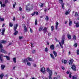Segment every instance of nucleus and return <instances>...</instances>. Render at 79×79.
<instances>
[{"label":"nucleus","mask_w":79,"mask_h":79,"mask_svg":"<svg viewBox=\"0 0 79 79\" xmlns=\"http://www.w3.org/2000/svg\"><path fill=\"white\" fill-rule=\"evenodd\" d=\"M30 5H31V4L30 3H28V4H27L26 6V11H28V12H29L31 10H32V9H33V6H32V7H28V6H30Z\"/></svg>","instance_id":"1"},{"label":"nucleus","mask_w":79,"mask_h":79,"mask_svg":"<svg viewBox=\"0 0 79 79\" xmlns=\"http://www.w3.org/2000/svg\"><path fill=\"white\" fill-rule=\"evenodd\" d=\"M18 24H16L14 27V30L15 32L14 33L15 35H16L18 34V31H16V29H17L18 28Z\"/></svg>","instance_id":"2"},{"label":"nucleus","mask_w":79,"mask_h":79,"mask_svg":"<svg viewBox=\"0 0 79 79\" xmlns=\"http://www.w3.org/2000/svg\"><path fill=\"white\" fill-rule=\"evenodd\" d=\"M59 2L61 4L62 8L64 10V3H63V0H59Z\"/></svg>","instance_id":"3"},{"label":"nucleus","mask_w":79,"mask_h":79,"mask_svg":"<svg viewBox=\"0 0 79 79\" xmlns=\"http://www.w3.org/2000/svg\"><path fill=\"white\" fill-rule=\"evenodd\" d=\"M47 72H48L49 76H52V70H50V68H48L46 70Z\"/></svg>","instance_id":"4"},{"label":"nucleus","mask_w":79,"mask_h":79,"mask_svg":"<svg viewBox=\"0 0 79 79\" xmlns=\"http://www.w3.org/2000/svg\"><path fill=\"white\" fill-rule=\"evenodd\" d=\"M71 68L72 69L73 71H76V67L75 64L72 65Z\"/></svg>","instance_id":"5"},{"label":"nucleus","mask_w":79,"mask_h":79,"mask_svg":"<svg viewBox=\"0 0 79 79\" xmlns=\"http://www.w3.org/2000/svg\"><path fill=\"white\" fill-rule=\"evenodd\" d=\"M41 71L43 73V74H45V69L43 67L41 69Z\"/></svg>","instance_id":"6"},{"label":"nucleus","mask_w":79,"mask_h":79,"mask_svg":"<svg viewBox=\"0 0 79 79\" xmlns=\"http://www.w3.org/2000/svg\"><path fill=\"white\" fill-rule=\"evenodd\" d=\"M65 40V37H62V40L61 42L62 45H64V40Z\"/></svg>","instance_id":"7"},{"label":"nucleus","mask_w":79,"mask_h":79,"mask_svg":"<svg viewBox=\"0 0 79 79\" xmlns=\"http://www.w3.org/2000/svg\"><path fill=\"white\" fill-rule=\"evenodd\" d=\"M43 31H44V34H46L47 32V28L46 27H44V29H43Z\"/></svg>","instance_id":"8"},{"label":"nucleus","mask_w":79,"mask_h":79,"mask_svg":"<svg viewBox=\"0 0 79 79\" xmlns=\"http://www.w3.org/2000/svg\"><path fill=\"white\" fill-rule=\"evenodd\" d=\"M51 50H54L55 49V46L53 44H51L50 46Z\"/></svg>","instance_id":"9"},{"label":"nucleus","mask_w":79,"mask_h":79,"mask_svg":"<svg viewBox=\"0 0 79 79\" xmlns=\"http://www.w3.org/2000/svg\"><path fill=\"white\" fill-rule=\"evenodd\" d=\"M74 23L75 24H76V26L77 27H79V22H78L77 23H76V21L74 22Z\"/></svg>","instance_id":"10"},{"label":"nucleus","mask_w":79,"mask_h":79,"mask_svg":"<svg viewBox=\"0 0 79 79\" xmlns=\"http://www.w3.org/2000/svg\"><path fill=\"white\" fill-rule=\"evenodd\" d=\"M73 61H74L73 59L70 60L69 61V64H73Z\"/></svg>","instance_id":"11"},{"label":"nucleus","mask_w":79,"mask_h":79,"mask_svg":"<svg viewBox=\"0 0 79 79\" xmlns=\"http://www.w3.org/2000/svg\"><path fill=\"white\" fill-rule=\"evenodd\" d=\"M5 28H3L2 29V35H4V34L5 33Z\"/></svg>","instance_id":"12"},{"label":"nucleus","mask_w":79,"mask_h":79,"mask_svg":"<svg viewBox=\"0 0 79 79\" xmlns=\"http://www.w3.org/2000/svg\"><path fill=\"white\" fill-rule=\"evenodd\" d=\"M3 57H6V59H7V60H10V57L8 56H3Z\"/></svg>","instance_id":"13"},{"label":"nucleus","mask_w":79,"mask_h":79,"mask_svg":"<svg viewBox=\"0 0 79 79\" xmlns=\"http://www.w3.org/2000/svg\"><path fill=\"white\" fill-rule=\"evenodd\" d=\"M58 22H56V29L57 30L58 29Z\"/></svg>","instance_id":"14"},{"label":"nucleus","mask_w":79,"mask_h":79,"mask_svg":"<svg viewBox=\"0 0 79 79\" xmlns=\"http://www.w3.org/2000/svg\"><path fill=\"white\" fill-rule=\"evenodd\" d=\"M62 62L64 64H66L67 63V60H62Z\"/></svg>","instance_id":"15"},{"label":"nucleus","mask_w":79,"mask_h":79,"mask_svg":"<svg viewBox=\"0 0 79 79\" xmlns=\"http://www.w3.org/2000/svg\"><path fill=\"white\" fill-rule=\"evenodd\" d=\"M3 76H4V74H3V73L1 74L0 75V79H2Z\"/></svg>","instance_id":"16"},{"label":"nucleus","mask_w":79,"mask_h":79,"mask_svg":"<svg viewBox=\"0 0 79 79\" xmlns=\"http://www.w3.org/2000/svg\"><path fill=\"white\" fill-rule=\"evenodd\" d=\"M71 11V10L70 9H69L67 11H66L65 12V14L66 15H69V12H70Z\"/></svg>","instance_id":"17"},{"label":"nucleus","mask_w":79,"mask_h":79,"mask_svg":"<svg viewBox=\"0 0 79 79\" xmlns=\"http://www.w3.org/2000/svg\"><path fill=\"white\" fill-rule=\"evenodd\" d=\"M53 53L54 55V56L56 57V56H57V53L55 52V51H53Z\"/></svg>","instance_id":"18"},{"label":"nucleus","mask_w":79,"mask_h":79,"mask_svg":"<svg viewBox=\"0 0 79 79\" xmlns=\"http://www.w3.org/2000/svg\"><path fill=\"white\" fill-rule=\"evenodd\" d=\"M2 56H3L2 54H0V60L1 61H3V59L2 58Z\"/></svg>","instance_id":"19"},{"label":"nucleus","mask_w":79,"mask_h":79,"mask_svg":"<svg viewBox=\"0 0 79 79\" xmlns=\"http://www.w3.org/2000/svg\"><path fill=\"white\" fill-rule=\"evenodd\" d=\"M23 63H26V62H28L27 59H25L23 60Z\"/></svg>","instance_id":"20"},{"label":"nucleus","mask_w":79,"mask_h":79,"mask_svg":"<svg viewBox=\"0 0 79 79\" xmlns=\"http://www.w3.org/2000/svg\"><path fill=\"white\" fill-rule=\"evenodd\" d=\"M5 68V65H1L2 69V70H3V69H4V68Z\"/></svg>","instance_id":"21"},{"label":"nucleus","mask_w":79,"mask_h":79,"mask_svg":"<svg viewBox=\"0 0 79 79\" xmlns=\"http://www.w3.org/2000/svg\"><path fill=\"white\" fill-rule=\"evenodd\" d=\"M67 37L69 39H71V36L70 35H67Z\"/></svg>","instance_id":"22"},{"label":"nucleus","mask_w":79,"mask_h":79,"mask_svg":"<svg viewBox=\"0 0 79 79\" xmlns=\"http://www.w3.org/2000/svg\"><path fill=\"white\" fill-rule=\"evenodd\" d=\"M42 30H43V27H40L39 31H42Z\"/></svg>","instance_id":"23"},{"label":"nucleus","mask_w":79,"mask_h":79,"mask_svg":"<svg viewBox=\"0 0 79 79\" xmlns=\"http://www.w3.org/2000/svg\"><path fill=\"white\" fill-rule=\"evenodd\" d=\"M16 58H13V61H14V63H16Z\"/></svg>","instance_id":"24"},{"label":"nucleus","mask_w":79,"mask_h":79,"mask_svg":"<svg viewBox=\"0 0 79 79\" xmlns=\"http://www.w3.org/2000/svg\"><path fill=\"white\" fill-rule=\"evenodd\" d=\"M15 4H13V7L14 8H15V6H16V2H15L14 3Z\"/></svg>","instance_id":"25"},{"label":"nucleus","mask_w":79,"mask_h":79,"mask_svg":"<svg viewBox=\"0 0 79 79\" xmlns=\"http://www.w3.org/2000/svg\"><path fill=\"white\" fill-rule=\"evenodd\" d=\"M54 30V27L53 26H51V31L52 32H53V30Z\"/></svg>","instance_id":"26"},{"label":"nucleus","mask_w":79,"mask_h":79,"mask_svg":"<svg viewBox=\"0 0 79 79\" xmlns=\"http://www.w3.org/2000/svg\"><path fill=\"white\" fill-rule=\"evenodd\" d=\"M13 23H10L9 24V26L10 27H13Z\"/></svg>","instance_id":"27"},{"label":"nucleus","mask_w":79,"mask_h":79,"mask_svg":"<svg viewBox=\"0 0 79 79\" xmlns=\"http://www.w3.org/2000/svg\"><path fill=\"white\" fill-rule=\"evenodd\" d=\"M50 56H51V58H52L53 59H55V57H54V56H53V55L52 54H51Z\"/></svg>","instance_id":"28"},{"label":"nucleus","mask_w":79,"mask_h":79,"mask_svg":"<svg viewBox=\"0 0 79 79\" xmlns=\"http://www.w3.org/2000/svg\"><path fill=\"white\" fill-rule=\"evenodd\" d=\"M24 30L25 31V32H27V27H26V26H24Z\"/></svg>","instance_id":"29"},{"label":"nucleus","mask_w":79,"mask_h":79,"mask_svg":"<svg viewBox=\"0 0 79 79\" xmlns=\"http://www.w3.org/2000/svg\"><path fill=\"white\" fill-rule=\"evenodd\" d=\"M72 21H70L69 22V26H71V25H72Z\"/></svg>","instance_id":"30"},{"label":"nucleus","mask_w":79,"mask_h":79,"mask_svg":"<svg viewBox=\"0 0 79 79\" xmlns=\"http://www.w3.org/2000/svg\"><path fill=\"white\" fill-rule=\"evenodd\" d=\"M5 4H7L8 3V0H5L4 1Z\"/></svg>","instance_id":"31"},{"label":"nucleus","mask_w":79,"mask_h":79,"mask_svg":"<svg viewBox=\"0 0 79 79\" xmlns=\"http://www.w3.org/2000/svg\"><path fill=\"white\" fill-rule=\"evenodd\" d=\"M28 60H29V61H31L32 60V58H30L29 57H28Z\"/></svg>","instance_id":"32"},{"label":"nucleus","mask_w":79,"mask_h":79,"mask_svg":"<svg viewBox=\"0 0 79 79\" xmlns=\"http://www.w3.org/2000/svg\"><path fill=\"white\" fill-rule=\"evenodd\" d=\"M73 39V40H76V35H74Z\"/></svg>","instance_id":"33"},{"label":"nucleus","mask_w":79,"mask_h":79,"mask_svg":"<svg viewBox=\"0 0 79 79\" xmlns=\"http://www.w3.org/2000/svg\"><path fill=\"white\" fill-rule=\"evenodd\" d=\"M5 4H2V6H1V7L2 8V7H5Z\"/></svg>","instance_id":"34"},{"label":"nucleus","mask_w":79,"mask_h":79,"mask_svg":"<svg viewBox=\"0 0 79 79\" xmlns=\"http://www.w3.org/2000/svg\"><path fill=\"white\" fill-rule=\"evenodd\" d=\"M27 64L28 65V66H31V63L28 61V62H27Z\"/></svg>","instance_id":"35"},{"label":"nucleus","mask_w":79,"mask_h":79,"mask_svg":"<svg viewBox=\"0 0 79 79\" xmlns=\"http://www.w3.org/2000/svg\"><path fill=\"white\" fill-rule=\"evenodd\" d=\"M36 12H35L34 11L31 14V15L33 16L35 15Z\"/></svg>","instance_id":"36"},{"label":"nucleus","mask_w":79,"mask_h":79,"mask_svg":"<svg viewBox=\"0 0 79 79\" xmlns=\"http://www.w3.org/2000/svg\"><path fill=\"white\" fill-rule=\"evenodd\" d=\"M78 16V14L77 12H75L74 16Z\"/></svg>","instance_id":"37"},{"label":"nucleus","mask_w":79,"mask_h":79,"mask_svg":"<svg viewBox=\"0 0 79 79\" xmlns=\"http://www.w3.org/2000/svg\"><path fill=\"white\" fill-rule=\"evenodd\" d=\"M32 53L33 54H34L35 53V50H33L32 51Z\"/></svg>","instance_id":"38"},{"label":"nucleus","mask_w":79,"mask_h":79,"mask_svg":"<svg viewBox=\"0 0 79 79\" xmlns=\"http://www.w3.org/2000/svg\"><path fill=\"white\" fill-rule=\"evenodd\" d=\"M46 20H48L49 19V18L48 16H46L45 18Z\"/></svg>","instance_id":"39"},{"label":"nucleus","mask_w":79,"mask_h":79,"mask_svg":"<svg viewBox=\"0 0 79 79\" xmlns=\"http://www.w3.org/2000/svg\"><path fill=\"white\" fill-rule=\"evenodd\" d=\"M44 50H45V52H48V48H45Z\"/></svg>","instance_id":"40"},{"label":"nucleus","mask_w":79,"mask_h":79,"mask_svg":"<svg viewBox=\"0 0 79 79\" xmlns=\"http://www.w3.org/2000/svg\"><path fill=\"white\" fill-rule=\"evenodd\" d=\"M72 74V73H69V77H70V78H71V74Z\"/></svg>","instance_id":"41"},{"label":"nucleus","mask_w":79,"mask_h":79,"mask_svg":"<svg viewBox=\"0 0 79 79\" xmlns=\"http://www.w3.org/2000/svg\"><path fill=\"white\" fill-rule=\"evenodd\" d=\"M59 44H60V47L62 48H63V45H61V43H60V42H59Z\"/></svg>","instance_id":"42"},{"label":"nucleus","mask_w":79,"mask_h":79,"mask_svg":"<svg viewBox=\"0 0 79 79\" xmlns=\"http://www.w3.org/2000/svg\"><path fill=\"white\" fill-rule=\"evenodd\" d=\"M44 6V4L43 3H41L40 7L41 8H42Z\"/></svg>","instance_id":"43"},{"label":"nucleus","mask_w":79,"mask_h":79,"mask_svg":"<svg viewBox=\"0 0 79 79\" xmlns=\"http://www.w3.org/2000/svg\"><path fill=\"white\" fill-rule=\"evenodd\" d=\"M74 46L75 47H77V43H76L75 44H74Z\"/></svg>","instance_id":"44"},{"label":"nucleus","mask_w":79,"mask_h":79,"mask_svg":"<svg viewBox=\"0 0 79 79\" xmlns=\"http://www.w3.org/2000/svg\"><path fill=\"white\" fill-rule=\"evenodd\" d=\"M35 25H37V20H35Z\"/></svg>","instance_id":"45"},{"label":"nucleus","mask_w":79,"mask_h":79,"mask_svg":"<svg viewBox=\"0 0 79 79\" xmlns=\"http://www.w3.org/2000/svg\"><path fill=\"white\" fill-rule=\"evenodd\" d=\"M77 55H79V49H78L77 50Z\"/></svg>","instance_id":"46"},{"label":"nucleus","mask_w":79,"mask_h":79,"mask_svg":"<svg viewBox=\"0 0 79 79\" xmlns=\"http://www.w3.org/2000/svg\"><path fill=\"white\" fill-rule=\"evenodd\" d=\"M19 11H22V8H21V7H19Z\"/></svg>","instance_id":"47"},{"label":"nucleus","mask_w":79,"mask_h":79,"mask_svg":"<svg viewBox=\"0 0 79 79\" xmlns=\"http://www.w3.org/2000/svg\"><path fill=\"white\" fill-rule=\"evenodd\" d=\"M77 79V77H74V76H73V79Z\"/></svg>","instance_id":"48"},{"label":"nucleus","mask_w":79,"mask_h":79,"mask_svg":"<svg viewBox=\"0 0 79 79\" xmlns=\"http://www.w3.org/2000/svg\"><path fill=\"white\" fill-rule=\"evenodd\" d=\"M19 38L20 40H21V39H23V36L22 37L19 36Z\"/></svg>","instance_id":"49"},{"label":"nucleus","mask_w":79,"mask_h":79,"mask_svg":"<svg viewBox=\"0 0 79 79\" xmlns=\"http://www.w3.org/2000/svg\"><path fill=\"white\" fill-rule=\"evenodd\" d=\"M31 47H34V43H31Z\"/></svg>","instance_id":"50"},{"label":"nucleus","mask_w":79,"mask_h":79,"mask_svg":"<svg viewBox=\"0 0 79 79\" xmlns=\"http://www.w3.org/2000/svg\"><path fill=\"white\" fill-rule=\"evenodd\" d=\"M29 28L30 29V32H31V33H32V29H31V28L30 27H29Z\"/></svg>","instance_id":"51"},{"label":"nucleus","mask_w":79,"mask_h":79,"mask_svg":"<svg viewBox=\"0 0 79 79\" xmlns=\"http://www.w3.org/2000/svg\"><path fill=\"white\" fill-rule=\"evenodd\" d=\"M48 36H50V35H51V33H50V32H48Z\"/></svg>","instance_id":"52"},{"label":"nucleus","mask_w":79,"mask_h":79,"mask_svg":"<svg viewBox=\"0 0 79 79\" xmlns=\"http://www.w3.org/2000/svg\"><path fill=\"white\" fill-rule=\"evenodd\" d=\"M33 66H34V67H37V65H36V64H33Z\"/></svg>","instance_id":"53"},{"label":"nucleus","mask_w":79,"mask_h":79,"mask_svg":"<svg viewBox=\"0 0 79 79\" xmlns=\"http://www.w3.org/2000/svg\"><path fill=\"white\" fill-rule=\"evenodd\" d=\"M61 68L63 70H64V67H62Z\"/></svg>","instance_id":"54"},{"label":"nucleus","mask_w":79,"mask_h":79,"mask_svg":"<svg viewBox=\"0 0 79 79\" xmlns=\"http://www.w3.org/2000/svg\"><path fill=\"white\" fill-rule=\"evenodd\" d=\"M47 44L48 45H49V44H50V43H49V42H48V41H47Z\"/></svg>","instance_id":"55"},{"label":"nucleus","mask_w":79,"mask_h":79,"mask_svg":"<svg viewBox=\"0 0 79 79\" xmlns=\"http://www.w3.org/2000/svg\"><path fill=\"white\" fill-rule=\"evenodd\" d=\"M0 3L1 4V6H2V1H0Z\"/></svg>","instance_id":"56"},{"label":"nucleus","mask_w":79,"mask_h":79,"mask_svg":"<svg viewBox=\"0 0 79 79\" xmlns=\"http://www.w3.org/2000/svg\"><path fill=\"white\" fill-rule=\"evenodd\" d=\"M15 68H16V66H15L13 67V69L15 70Z\"/></svg>","instance_id":"57"},{"label":"nucleus","mask_w":79,"mask_h":79,"mask_svg":"<svg viewBox=\"0 0 79 79\" xmlns=\"http://www.w3.org/2000/svg\"><path fill=\"white\" fill-rule=\"evenodd\" d=\"M69 71H67L66 72V74H69Z\"/></svg>","instance_id":"58"},{"label":"nucleus","mask_w":79,"mask_h":79,"mask_svg":"<svg viewBox=\"0 0 79 79\" xmlns=\"http://www.w3.org/2000/svg\"><path fill=\"white\" fill-rule=\"evenodd\" d=\"M5 24H3L2 25V27H4V26H5Z\"/></svg>","instance_id":"59"},{"label":"nucleus","mask_w":79,"mask_h":79,"mask_svg":"<svg viewBox=\"0 0 79 79\" xmlns=\"http://www.w3.org/2000/svg\"><path fill=\"white\" fill-rule=\"evenodd\" d=\"M35 14L36 15H39V13H38V12H36Z\"/></svg>","instance_id":"60"},{"label":"nucleus","mask_w":79,"mask_h":79,"mask_svg":"<svg viewBox=\"0 0 79 79\" xmlns=\"http://www.w3.org/2000/svg\"><path fill=\"white\" fill-rule=\"evenodd\" d=\"M0 20H4V18H1Z\"/></svg>","instance_id":"61"},{"label":"nucleus","mask_w":79,"mask_h":79,"mask_svg":"<svg viewBox=\"0 0 79 79\" xmlns=\"http://www.w3.org/2000/svg\"><path fill=\"white\" fill-rule=\"evenodd\" d=\"M71 54V52H70V51H69V55H70Z\"/></svg>","instance_id":"62"},{"label":"nucleus","mask_w":79,"mask_h":79,"mask_svg":"<svg viewBox=\"0 0 79 79\" xmlns=\"http://www.w3.org/2000/svg\"><path fill=\"white\" fill-rule=\"evenodd\" d=\"M77 19L79 20V15H78Z\"/></svg>","instance_id":"63"},{"label":"nucleus","mask_w":79,"mask_h":79,"mask_svg":"<svg viewBox=\"0 0 79 79\" xmlns=\"http://www.w3.org/2000/svg\"><path fill=\"white\" fill-rule=\"evenodd\" d=\"M13 20H15V17H14Z\"/></svg>","instance_id":"64"}]
</instances>
